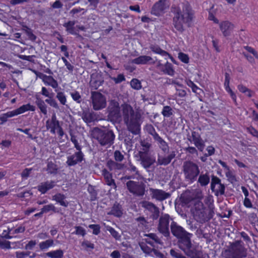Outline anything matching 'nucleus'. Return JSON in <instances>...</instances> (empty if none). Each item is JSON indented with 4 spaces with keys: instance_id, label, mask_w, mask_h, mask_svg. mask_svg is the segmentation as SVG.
Instances as JSON below:
<instances>
[{
    "instance_id": "cd10ccee",
    "label": "nucleus",
    "mask_w": 258,
    "mask_h": 258,
    "mask_svg": "<svg viewBox=\"0 0 258 258\" xmlns=\"http://www.w3.org/2000/svg\"><path fill=\"white\" fill-rule=\"evenodd\" d=\"M18 115L16 109L3 113L0 115V121L2 123L6 122L9 118Z\"/></svg>"
},
{
    "instance_id": "c756f323",
    "label": "nucleus",
    "mask_w": 258,
    "mask_h": 258,
    "mask_svg": "<svg viewBox=\"0 0 258 258\" xmlns=\"http://www.w3.org/2000/svg\"><path fill=\"white\" fill-rule=\"evenodd\" d=\"M63 251L60 249L51 251L45 253V254L51 258H63Z\"/></svg>"
},
{
    "instance_id": "09e8293b",
    "label": "nucleus",
    "mask_w": 258,
    "mask_h": 258,
    "mask_svg": "<svg viewBox=\"0 0 258 258\" xmlns=\"http://www.w3.org/2000/svg\"><path fill=\"white\" fill-rule=\"evenodd\" d=\"M83 159V153L80 150H78V152H76L73 156L71 161H82Z\"/></svg>"
},
{
    "instance_id": "6e6552de",
    "label": "nucleus",
    "mask_w": 258,
    "mask_h": 258,
    "mask_svg": "<svg viewBox=\"0 0 258 258\" xmlns=\"http://www.w3.org/2000/svg\"><path fill=\"white\" fill-rule=\"evenodd\" d=\"M173 221V219L167 214H163L159 218L158 225V230L167 239L170 238L169 231V221Z\"/></svg>"
},
{
    "instance_id": "ea45409f",
    "label": "nucleus",
    "mask_w": 258,
    "mask_h": 258,
    "mask_svg": "<svg viewBox=\"0 0 258 258\" xmlns=\"http://www.w3.org/2000/svg\"><path fill=\"white\" fill-rule=\"evenodd\" d=\"M56 98L58 100L62 105H66L67 103V98L64 93L62 92H56Z\"/></svg>"
},
{
    "instance_id": "6ab92c4d",
    "label": "nucleus",
    "mask_w": 258,
    "mask_h": 258,
    "mask_svg": "<svg viewBox=\"0 0 258 258\" xmlns=\"http://www.w3.org/2000/svg\"><path fill=\"white\" fill-rule=\"evenodd\" d=\"M194 200V195L189 190H186L183 192L180 197V201L182 206H187Z\"/></svg>"
},
{
    "instance_id": "aec40b11",
    "label": "nucleus",
    "mask_w": 258,
    "mask_h": 258,
    "mask_svg": "<svg viewBox=\"0 0 258 258\" xmlns=\"http://www.w3.org/2000/svg\"><path fill=\"white\" fill-rule=\"evenodd\" d=\"M83 120L87 123H91L96 119L95 114L93 112L89 110H84L81 114Z\"/></svg>"
},
{
    "instance_id": "423d86ee",
    "label": "nucleus",
    "mask_w": 258,
    "mask_h": 258,
    "mask_svg": "<svg viewBox=\"0 0 258 258\" xmlns=\"http://www.w3.org/2000/svg\"><path fill=\"white\" fill-rule=\"evenodd\" d=\"M185 178L192 182L200 173L198 166L194 162H184L183 166Z\"/></svg>"
},
{
    "instance_id": "bf43d9fd",
    "label": "nucleus",
    "mask_w": 258,
    "mask_h": 258,
    "mask_svg": "<svg viewBox=\"0 0 258 258\" xmlns=\"http://www.w3.org/2000/svg\"><path fill=\"white\" fill-rule=\"evenodd\" d=\"M30 254H31V252L30 251H17L16 252V256L17 258H25L27 256H29Z\"/></svg>"
},
{
    "instance_id": "bb28decb",
    "label": "nucleus",
    "mask_w": 258,
    "mask_h": 258,
    "mask_svg": "<svg viewBox=\"0 0 258 258\" xmlns=\"http://www.w3.org/2000/svg\"><path fill=\"white\" fill-rule=\"evenodd\" d=\"M106 166L110 171H116L118 170H121L126 167L124 164L118 162H107Z\"/></svg>"
},
{
    "instance_id": "9d476101",
    "label": "nucleus",
    "mask_w": 258,
    "mask_h": 258,
    "mask_svg": "<svg viewBox=\"0 0 258 258\" xmlns=\"http://www.w3.org/2000/svg\"><path fill=\"white\" fill-rule=\"evenodd\" d=\"M228 251L230 253L228 258H242L246 256L243 247L240 245L239 241L230 243Z\"/></svg>"
},
{
    "instance_id": "603ef678",
    "label": "nucleus",
    "mask_w": 258,
    "mask_h": 258,
    "mask_svg": "<svg viewBox=\"0 0 258 258\" xmlns=\"http://www.w3.org/2000/svg\"><path fill=\"white\" fill-rule=\"evenodd\" d=\"M45 102L54 108H59L57 103L56 102V100L53 98V97L45 99Z\"/></svg>"
},
{
    "instance_id": "4be33fe9",
    "label": "nucleus",
    "mask_w": 258,
    "mask_h": 258,
    "mask_svg": "<svg viewBox=\"0 0 258 258\" xmlns=\"http://www.w3.org/2000/svg\"><path fill=\"white\" fill-rule=\"evenodd\" d=\"M102 174L107 185L110 186L113 185L114 188L116 187L115 181L112 179V174L106 169L105 168L102 170Z\"/></svg>"
},
{
    "instance_id": "4d7b16f0",
    "label": "nucleus",
    "mask_w": 258,
    "mask_h": 258,
    "mask_svg": "<svg viewBox=\"0 0 258 258\" xmlns=\"http://www.w3.org/2000/svg\"><path fill=\"white\" fill-rule=\"evenodd\" d=\"M0 248L2 249L11 248V242L9 241H3L1 239H0Z\"/></svg>"
},
{
    "instance_id": "5fc2aeb1",
    "label": "nucleus",
    "mask_w": 258,
    "mask_h": 258,
    "mask_svg": "<svg viewBox=\"0 0 258 258\" xmlns=\"http://www.w3.org/2000/svg\"><path fill=\"white\" fill-rule=\"evenodd\" d=\"M33 168H25L21 173V177L23 179H27L30 175Z\"/></svg>"
},
{
    "instance_id": "5701e85b",
    "label": "nucleus",
    "mask_w": 258,
    "mask_h": 258,
    "mask_svg": "<svg viewBox=\"0 0 258 258\" xmlns=\"http://www.w3.org/2000/svg\"><path fill=\"white\" fill-rule=\"evenodd\" d=\"M211 177V175H210L208 172H207L205 174L202 173L199 176L198 182L201 186H205L209 183Z\"/></svg>"
},
{
    "instance_id": "13d9d810",
    "label": "nucleus",
    "mask_w": 258,
    "mask_h": 258,
    "mask_svg": "<svg viewBox=\"0 0 258 258\" xmlns=\"http://www.w3.org/2000/svg\"><path fill=\"white\" fill-rule=\"evenodd\" d=\"M145 236L153 239L157 243L161 244L162 243L155 233H149L148 234H146Z\"/></svg>"
},
{
    "instance_id": "a211bd4d",
    "label": "nucleus",
    "mask_w": 258,
    "mask_h": 258,
    "mask_svg": "<svg viewBox=\"0 0 258 258\" xmlns=\"http://www.w3.org/2000/svg\"><path fill=\"white\" fill-rule=\"evenodd\" d=\"M123 210L121 205L117 202L113 204L111 210L107 213V215H113L116 217L120 218L123 215Z\"/></svg>"
},
{
    "instance_id": "a19ab883",
    "label": "nucleus",
    "mask_w": 258,
    "mask_h": 258,
    "mask_svg": "<svg viewBox=\"0 0 258 258\" xmlns=\"http://www.w3.org/2000/svg\"><path fill=\"white\" fill-rule=\"evenodd\" d=\"M72 99L77 103H80L82 102V97L80 93L77 91H75L70 93Z\"/></svg>"
},
{
    "instance_id": "f8f14e48",
    "label": "nucleus",
    "mask_w": 258,
    "mask_h": 258,
    "mask_svg": "<svg viewBox=\"0 0 258 258\" xmlns=\"http://www.w3.org/2000/svg\"><path fill=\"white\" fill-rule=\"evenodd\" d=\"M187 140L190 143H194L200 151H203L205 147V143L199 133L192 131L191 136L187 138Z\"/></svg>"
},
{
    "instance_id": "de8ad7c7",
    "label": "nucleus",
    "mask_w": 258,
    "mask_h": 258,
    "mask_svg": "<svg viewBox=\"0 0 258 258\" xmlns=\"http://www.w3.org/2000/svg\"><path fill=\"white\" fill-rule=\"evenodd\" d=\"M75 228L76 229V231L73 233V234H75L78 235H82V236H84L86 234L85 229L81 226H75Z\"/></svg>"
},
{
    "instance_id": "412c9836",
    "label": "nucleus",
    "mask_w": 258,
    "mask_h": 258,
    "mask_svg": "<svg viewBox=\"0 0 258 258\" xmlns=\"http://www.w3.org/2000/svg\"><path fill=\"white\" fill-rule=\"evenodd\" d=\"M153 58L148 55H140L139 57L131 60L132 63L136 64H146L152 60Z\"/></svg>"
},
{
    "instance_id": "49530a36",
    "label": "nucleus",
    "mask_w": 258,
    "mask_h": 258,
    "mask_svg": "<svg viewBox=\"0 0 258 258\" xmlns=\"http://www.w3.org/2000/svg\"><path fill=\"white\" fill-rule=\"evenodd\" d=\"M41 210L43 213H47L50 211H52L53 212L56 213L57 212L56 210V208L52 204H49L47 205L44 206L42 209Z\"/></svg>"
},
{
    "instance_id": "8fccbe9b",
    "label": "nucleus",
    "mask_w": 258,
    "mask_h": 258,
    "mask_svg": "<svg viewBox=\"0 0 258 258\" xmlns=\"http://www.w3.org/2000/svg\"><path fill=\"white\" fill-rule=\"evenodd\" d=\"M88 227L93 230V234L98 235L100 233V226L98 224H91Z\"/></svg>"
},
{
    "instance_id": "f704fd0d",
    "label": "nucleus",
    "mask_w": 258,
    "mask_h": 258,
    "mask_svg": "<svg viewBox=\"0 0 258 258\" xmlns=\"http://www.w3.org/2000/svg\"><path fill=\"white\" fill-rule=\"evenodd\" d=\"M58 167L57 165L54 164L53 162H48L47 164V171L48 173L52 174H56Z\"/></svg>"
},
{
    "instance_id": "9b49d317",
    "label": "nucleus",
    "mask_w": 258,
    "mask_h": 258,
    "mask_svg": "<svg viewBox=\"0 0 258 258\" xmlns=\"http://www.w3.org/2000/svg\"><path fill=\"white\" fill-rule=\"evenodd\" d=\"M168 7L169 4L166 0H159L153 6L151 13L159 16L164 14Z\"/></svg>"
},
{
    "instance_id": "338daca9",
    "label": "nucleus",
    "mask_w": 258,
    "mask_h": 258,
    "mask_svg": "<svg viewBox=\"0 0 258 258\" xmlns=\"http://www.w3.org/2000/svg\"><path fill=\"white\" fill-rule=\"evenodd\" d=\"M199 219L198 221L201 223H204L206 222H203V220H205L204 219H206L207 213L205 211H200L199 213Z\"/></svg>"
},
{
    "instance_id": "f257e3e1",
    "label": "nucleus",
    "mask_w": 258,
    "mask_h": 258,
    "mask_svg": "<svg viewBox=\"0 0 258 258\" xmlns=\"http://www.w3.org/2000/svg\"><path fill=\"white\" fill-rule=\"evenodd\" d=\"M108 115L113 120H119L122 117L129 131L137 135L140 131L141 114L135 112L132 107L127 104H124L119 107L118 102L111 100L108 107Z\"/></svg>"
},
{
    "instance_id": "dca6fc26",
    "label": "nucleus",
    "mask_w": 258,
    "mask_h": 258,
    "mask_svg": "<svg viewBox=\"0 0 258 258\" xmlns=\"http://www.w3.org/2000/svg\"><path fill=\"white\" fill-rule=\"evenodd\" d=\"M219 27L223 35L225 37L230 35L234 27L233 25L227 21L220 23Z\"/></svg>"
},
{
    "instance_id": "1a4fd4ad",
    "label": "nucleus",
    "mask_w": 258,
    "mask_h": 258,
    "mask_svg": "<svg viewBox=\"0 0 258 258\" xmlns=\"http://www.w3.org/2000/svg\"><path fill=\"white\" fill-rule=\"evenodd\" d=\"M91 99L93 108L95 110H101L106 106V97L100 92H91Z\"/></svg>"
},
{
    "instance_id": "e433bc0d",
    "label": "nucleus",
    "mask_w": 258,
    "mask_h": 258,
    "mask_svg": "<svg viewBox=\"0 0 258 258\" xmlns=\"http://www.w3.org/2000/svg\"><path fill=\"white\" fill-rule=\"evenodd\" d=\"M36 104L40 111L44 115L47 114V105L44 101L42 100L36 101Z\"/></svg>"
},
{
    "instance_id": "4c0bfd02",
    "label": "nucleus",
    "mask_w": 258,
    "mask_h": 258,
    "mask_svg": "<svg viewBox=\"0 0 258 258\" xmlns=\"http://www.w3.org/2000/svg\"><path fill=\"white\" fill-rule=\"evenodd\" d=\"M211 189L212 191H214L216 185H220L221 184V179L218 177L214 176L213 174L211 175Z\"/></svg>"
},
{
    "instance_id": "a878e982",
    "label": "nucleus",
    "mask_w": 258,
    "mask_h": 258,
    "mask_svg": "<svg viewBox=\"0 0 258 258\" xmlns=\"http://www.w3.org/2000/svg\"><path fill=\"white\" fill-rule=\"evenodd\" d=\"M76 24L75 21H70L67 23H65L63 26L66 28V31L72 35H76L77 32L76 30V27L75 25Z\"/></svg>"
},
{
    "instance_id": "f03ea898",
    "label": "nucleus",
    "mask_w": 258,
    "mask_h": 258,
    "mask_svg": "<svg viewBox=\"0 0 258 258\" xmlns=\"http://www.w3.org/2000/svg\"><path fill=\"white\" fill-rule=\"evenodd\" d=\"M173 13L174 27L179 32L182 33L184 30L183 24H187L189 26L193 19V11L190 6L186 3L182 5V9L180 7L175 8Z\"/></svg>"
},
{
    "instance_id": "ddd939ff",
    "label": "nucleus",
    "mask_w": 258,
    "mask_h": 258,
    "mask_svg": "<svg viewBox=\"0 0 258 258\" xmlns=\"http://www.w3.org/2000/svg\"><path fill=\"white\" fill-rule=\"evenodd\" d=\"M142 206L152 213L150 218L153 220H156L158 219L160 216V211L159 208L155 205L150 202L144 201L143 203Z\"/></svg>"
},
{
    "instance_id": "0eeeda50",
    "label": "nucleus",
    "mask_w": 258,
    "mask_h": 258,
    "mask_svg": "<svg viewBox=\"0 0 258 258\" xmlns=\"http://www.w3.org/2000/svg\"><path fill=\"white\" fill-rule=\"evenodd\" d=\"M128 191L138 197H143L146 191V184L142 181L130 180L126 183Z\"/></svg>"
},
{
    "instance_id": "774afa93",
    "label": "nucleus",
    "mask_w": 258,
    "mask_h": 258,
    "mask_svg": "<svg viewBox=\"0 0 258 258\" xmlns=\"http://www.w3.org/2000/svg\"><path fill=\"white\" fill-rule=\"evenodd\" d=\"M36 244L35 240H30L28 243L25 246V249L32 250Z\"/></svg>"
},
{
    "instance_id": "c85d7f7f",
    "label": "nucleus",
    "mask_w": 258,
    "mask_h": 258,
    "mask_svg": "<svg viewBox=\"0 0 258 258\" xmlns=\"http://www.w3.org/2000/svg\"><path fill=\"white\" fill-rule=\"evenodd\" d=\"M163 72L170 76H173L175 74V71L173 69V65L167 61L162 68Z\"/></svg>"
},
{
    "instance_id": "b1692460",
    "label": "nucleus",
    "mask_w": 258,
    "mask_h": 258,
    "mask_svg": "<svg viewBox=\"0 0 258 258\" xmlns=\"http://www.w3.org/2000/svg\"><path fill=\"white\" fill-rule=\"evenodd\" d=\"M66 198V196L60 193L56 194L52 196L53 200H55L57 203H59L61 206L67 207L69 205V202L64 201Z\"/></svg>"
},
{
    "instance_id": "393cba45",
    "label": "nucleus",
    "mask_w": 258,
    "mask_h": 258,
    "mask_svg": "<svg viewBox=\"0 0 258 258\" xmlns=\"http://www.w3.org/2000/svg\"><path fill=\"white\" fill-rule=\"evenodd\" d=\"M35 106L34 105H31L30 103H28L26 104H24L16 109V112L17 113L18 115L21 114H22L27 111H34L35 110Z\"/></svg>"
},
{
    "instance_id": "680f3d73",
    "label": "nucleus",
    "mask_w": 258,
    "mask_h": 258,
    "mask_svg": "<svg viewBox=\"0 0 258 258\" xmlns=\"http://www.w3.org/2000/svg\"><path fill=\"white\" fill-rule=\"evenodd\" d=\"M41 93L42 95H43L46 97H48V98H52V97H53V93H50L48 91V89L44 87H42Z\"/></svg>"
},
{
    "instance_id": "58836bf2",
    "label": "nucleus",
    "mask_w": 258,
    "mask_h": 258,
    "mask_svg": "<svg viewBox=\"0 0 258 258\" xmlns=\"http://www.w3.org/2000/svg\"><path fill=\"white\" fill-rule=\"evenodd\" d=\"M170 254L173 258H188L181 253L178 249H171Z\"/></svg>"
},
{
    "instance_id": "e2e57ef3",
    "label": "nucleus",
    "mask_w": 258,
    "mask_h": 258,
    "mask_svg": "<svg viewBox=\"0 0 258 258\" xmlns=\"http://www.w3.org/2000/svg\"><path fill=\"white\" fill-rule=\"evenodd\" d=\"M154 163V162H141V164L148 171H151L154 168V166H153Z\"/></svg>"
},
{
    "instance_id": "6e6d98bb",
    "label": "nucleus",
    "mask_w": 258,
    "mask_h": 258,
    "mask_svg": "<svg viewBox=\"0 0 258 258\" xmlns=\"http://www.w3.org/2000/svg\"><path fill=\"white\" fill-rule=\"evenodd\" d=\"M111 79L116 84H119V83L125 81V78L123 74H119L117 76V77H111Z\"/></svg>"
},
{
    "instance_id": "79ce46f5",
    "label": "nucleus",
    "mask_w": 258,
    "mask_h": 258,
    "mask_svg": "<svg viewBox=\"0 0 258 258\" xmlns=\"http://www.w3.org/2000/svg\"><path fill=\"white\" fill-rule=\"evenodd\" d=\"M130 84L132 88L134 89L138 90L142 88L141 82L137 79H132L130 82Z\"/></svg>"
},
{
    "instance_id": "0e129e2a",
    "label": "nucleus",
    "mask_w": 258,
    "mask_h": 258,
    "mask_svg": "<svg viewBox=\"0 0 258 258\" xmlns=\"http://www.w3.org/2000/svg\"><path fill=\"white\" fill-rule=\"evenodd\" d=\"M226 177H228L229 181L233 183L234 182L237 181L235 176L233 175L232 172L230 170H228L226 172Z\"/></svg>"
},
{
    "instance_id": "3c124183",
    "label": "nucleus",
    "mask_w": 258,
    "mask_h": 258,
    "mask_svg": "<svg viewBox=\"0 0 258 258\" xmlns=\"http://www.w3.org/2000/svg\"><path fill=\"white\" fill-rule=\"evenodd\" d=\"M140 246L141 249L142 250V251L146 254H149L152 252H153L154 248H150V247L147 246L146 244H144V243L140 244Z\"/></svg>"
},
{
    "instance_id": "f3484780",
    "label": "nucleus",
    "mask_w": 258,
    "mask_h": 258,
    "mask_svg": "<svg viewBox=\"0 0 258 258\" xmlns=\"http://www.w3.org/2000/svg\"><path fill=\"white\" fill-rule=\"evenodd\" d=\"M170 230L174 236L178 238L182 234L185 233L186 230L181 226L178 225L176 222L172 221L170 224Z\"/></svg>"
},
{
    "instance_id": "473e14b6",
    "label": "nucleus",
    "mask_w": 258,
    "mask_h": 258,
    "mask_svg": "<svg viewBox=\"0 0 258 258\" xmlns=\"http://www.w3.org/2000/svg\"><path fill=\"white\" fill-rule=\"evenodd\" d=\"M54 245V241L53 239H47L44 241H42L39 244V246L41 250H45L49 247Z\"/></svg>"
},
{
    "instance_id": "c03bdc74",
    "label": "nucleus",
    "mask_w": 258,
    "mask_h": 258,
    "mask_svg": "<svg viewBox=\"0 0 258 258\" xmlns=\"http://www.w3.org/2000/svg\"><path fill=\"white\" fill-rule=\"evenodd\" d=\"M214 215V208L213 205L209 206V211L208 213H207V217L204 219L205 220H203V222H208L213 218V216Z\"/></svg>"
},
{
    "instance_id": "864d4df0",
    "label": "nucleus",
    "mask_w": 258,
    "mask_h": 258,
    "mask_svg": "<svg viewBox=\"0 0 258 258\" xmlns=\"http://www.w3.org/2000/svg\"><path fill=\"white\" fill-rule=\"evenodd\" d=\"M178 57L182 62L185 63H187L189 62L188 55L183 52L178 53Z\"/></svg>"
},
{
    "instance_id": "2f4dec72",
    "label": "nucleus",
    "mask_w": 258,
    "mask_h": 258,
    "mask_svg": "<svg viewBox=\"0 0 258 258\" xmlns=\"http://www.w3.org/2000/svg\"><path fill=\"white\" fill-rule=\"evenodd\" d=\"M87 191L90 194L91 201H94L97 199V191L95 189V186L89 184Z\"/></svg>"
},
{
    "instance_id": "39448f33",
    "label": "nucleus",
    "mask_w": 258,
    "mask_h": 258,
    "mask_svg": "<svg viewBox=\"0 0 258 258\" xmlns=\"http://www.w3.org/2000/svg\"><path fill=\"white\" fill-rule=\"evenodd\" d=\"M46 128L52 134L57 133L60 138L64 135L63 128L60 124L59 121L57 119L55 113L52 114L51 118L46 121Z\"/></svg>"
},
{
    "instance_id": "052dcab7",
    "label": "nucleus",
    "mask_w": 258,
    "mask_h": 258,
    "mask_svg": "<svg viewBox=\"0 0 258 258\" xmlns=\"http://www.w3.org/2000/svg\"><path fill=\"white\" fill-rule=\"evenodd\" d=\"M225 90L228 92L232 99L233 100L234 103L235 104H237V101H236V95L235 94V93L231 89V88L229 87H227L226 88H225Z\"/></svg>"
},
{
    "instance_id": "20e7f679",
    "label": "nucleus",
    "mask_w": 258,
    "mask_h": 258,
    "mask_svg": "<svg viewBox=\"0 0 258 258\" xmlns=\"http://www.w3.org/2000/svg\"><path fill=\"white\" fill-rule=\"evenodd\" d=\"M92 136L100 145L107 147H110L114 143L115 137L112 131L102 130L98 127L93 130Z\"/></svg>"
},
{
    "instance_id": "7ed1b4c3",
    "label": "nucleus",
    "mask_w": 258,
    "mask_h": 258,
    "mask_svg": "<svg viewBox=\"0 0 258 258\" xmlns=\"http://www.w3.org/2000/svg\"><path fill=\"white\" fill-rule=\"evenodd\" d=\"M178 238L177 245L179 248L183 250L184 253L190 258H204L201 251L192 247L191 237L192 235L186 231Z\"/></svg>"
},
{
    "instance_id": "c9c22d12",
    "label": "nucleus",
    "mask_w": 258,
    "mask_h": 258,
    "mask_svg": "<svg viewBox=\"0 0 258 258\" xmlns=\"http://www.w3.org/2000/svg\"><path fill=\"white\" fill-rule=\"evenodd\" d=\"M106 230L108 231L111 236L116 240H120L121 238V235L112 227L107 226H106Z\"/></svg>"
},
{
    "instance_id": "37998d69",
    "label": "nucleus",
    "mask_w": 258,
    "mask_h": 258,
    "mask_svg": "<svg viewBox=\"0 0 258 258\" xmlns=\"http://www.w3.org/2000/svg\"><path fill=\"white\" fill-rule=\"evenodd\" d=\"M225 186L224 184H220V185H218V188L216 189L215 188L214 191H212L213 192H215V195L217 197H218L219 195H223L225 194Z\"/></svg>"
},
{
    "instance_id": "2eb2a0df",
    "label": "nucleus",
    "mask_w": 258,
    "mask_h": 258,
    "mask_svg": "<svg viewBox=\"0 0 258 258\" xmlns=\"http://www.w3.org/2000/svg\"><path fill=\"white\" fill-rule=\"evenodd\" d=\"M38 77L42 80L45 85L51 87L55 89V92H57L56 89L58 87V84L57 81L51 76H47L43 74H40Z\"/></svg>"
},
{
    "instance_id": "4468645a",
    "label": "nucleus",
    "mask_w": 258,
    "mask_h": 258,
    "mask_svg": "<svg viewBox=\"0 0 258 258\" xmlns=\"http://www.w3.org/2000/svg\"><path fill=\"white\" fill-rule=\"evenodd\" d=\"M150 191L152 198L155 199L160 201H162L169 198L171 196L169 192H166L161 189L150 188Z\"/></svg>"
},
{
    "instance_id": "69168bd1",
    "label": "nucleus",
    "mask_w": 258,
    "mask_h": 258,
    "mask_svg": "<svg viewBox=\"0 0 258 258\" xmlns=\"http://www.w3.org/2000/svg\"><path fill=\"white\" fill-rule=\"evenodd\" d=\"M71 140L75 145V148L77 150H81V146L78 143L77 138L75 136L71 134Z\"/></svg>"
},
{
    "instance_id": "72a5a7b5",
    "label": "nucleus",
    "mask_w": 258,
    "mask_h": 258,
    "mask_svg": "<svg viewBox=\"0 0 258 258\" xmlns=\"http://www.w3.org/2000/svg\"><path fill=\"white\" fill-rule=\"evenodd\" d=\"M174 111L169 106H164L161 111V114L164 117H170L173 115Z\"/></svg>"
},
{
    "instance_id": "a18cd8bd",
    "label": "nucleus",
    "mask_w": 258,
    "mask_h": 258,
    "mask_svg": "<svg viewBox=\"0 0 258 258\" xmlns=\"http://www.w3.org/2000/svg\"><path fill=\"white\" fill-rule=\"evenodd\" d=\"M125 153L116 150L114 153V157L116 161H122L124 159Z\"/></svg>"
},
{
    "instance_id": "7c9ffc66",
    "label": "nucleus",
    "mask_w": 258,
    "mask_h": 258,
    "mask_svg": "<svg viewBox=\"0 0 258 258\" xmlns=\"http://www.w3.org/2000/svg\"><path fill=\"white\" fill-rule=\"evenodd\" d=\"M150 48L155 53L159 54L163 56H170V54L164 50H162L159 46L152 45Z\"/></svg>"
}]
</instances>
